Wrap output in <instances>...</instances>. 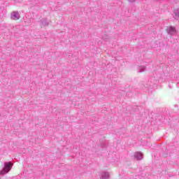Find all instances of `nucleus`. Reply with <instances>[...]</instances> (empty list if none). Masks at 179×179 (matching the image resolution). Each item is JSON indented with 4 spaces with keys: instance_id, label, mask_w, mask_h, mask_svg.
Listing matches in <instances>:
<instances>
[{
    "instance_id": "1",
    "label": "nucleus",
    "mask_w": 179,
    "mask_h": 179,
    "mask_svg": "<svg viewBox=\"0 0 179 179\" xmlns=\"http://www.w3.org/2000/svg\"><path fill=\"white\" fill-rule=\"evenodd\" d=\"M13 166V164L10 162H4L3 167L1 171H0V176H5V174H8L10 170H12V167Z\"/></svg>"
},
{
    "instance_id": "2",
    "label": "nucleus",
    "mask_w": 179,
    "mask_h": 179,
    "mask_svg": "<svg viewBox=\"0 0 179 179\" xmlns=\"http://www.w3.org/2000/svg\"><path fill=\"white\" fill-rule=\"evenodd\" d=\"M10 18L12 19V20H19V19H20V15L19 14V12L17 11L12 12Z\"/></svg>"
},
{
    "instance_id": "3",
    "label": "nucleus",
    "mask_w": 179,
    "mask_h": 179,
    "mask_svg": "<svg viewBox=\"0 0 179 179\" xmlns=\"http://www.w3.org/2000/svg\"><path fill=\"white\" fill-rule=\"evenodd\" d=\"M166 31L168 34H170L171 36H173L177 33V30H176V28L174 27H168L166 29Z\"/></svg>"
},
{
    "instance_id": "4",
    "label": "nucleus",
    "mask_w": 179,
    "mask_h": 179,
    "mask_svg": "<svg viewBox=\"0 0 179 179\" xmlns=\"http://www.w3.org/2000/svg\"><path fill=\"white\" fill-rule=\"evenodd\" d=\"M134 157L136 160H142L143 159V154L141 152H136L134 153Z\"/></svg>"
},
{
    "instance_id": "5",
    "label": "nucleus",
    "mask_w": 179,
    "mask_h": 179,
    "mask_svg": "<svg viewBox=\"0 0 179 179\" xmlns=\"http://www.w3.org/2000/svg\"><path fill=\"white\" fill-rule=\"evenodd\" d=\"M110 178V173L108 172H102L100 179H108Z\"/></svg>"
},
{
    "instance_id": "6",
    "label": "nucleus",
    "mask_w": 179,
    "mask_h": 179,
    "mask_svg": "<svg viewBox=\"0 0 179 179\" xmlns=\"http://www.w3.org/2000/svg\"><path fill=\"white\" fill-rule=\"evenodd\" d=\"M49 24V22L47 20V19L45 18H43L42 20H41V27H45V26H48Z\"/></svg>"
},
{
    "instance_id": "7",
    "label": "nucleus",
    "mask_w": 179,
    "mask_h": 179,
    "mask_svg": "<svg viewBox=\"0 0 179 179\" xmlns=\"http://www.w3.org/2000/svg\"><path fill=\"white\" fill-rule=\"evenodd\" d=\"M174 15L173 17L174 19L178 20L179 19V8L175 9L173 11Z\"/></svg>"
},
{
    "instance_id": "8",
    "label": "nucleus",
    "mask_w": 179,
    "mask_h": 179,
    "mask_svg": "<svg viewBox=\"0 0 179 179\" xmlns=\"http://www.w3.org/2000/svg\"><path fill=\"white\" fill-rule=\"evenodd\" d=\"M139 71H138V72H144V71L146 69V67L145 66H140L139 67Z\"/></svg>"
},
{
    "instance_id": "9",
    "label": "nucleus",
    "mask_w": 179,
    "mask_h": 179,
    "mask_svg": "<svg viewBox=\"0 0 179 179\" xmlns=\"http://www.w3.org/2000/svg\"><path fill=\"white\" fill-rule=\"evenodd\" d=\"M130 3H134L136 0H127Z\"/></svg>"
},
{
    "instance_id": "10",
    "label": "nucleus",
    "mask_w": 179,
    "mask_h": 179,
    "mask_svg": "<svg viewBox=\"0 0 179 179\" xmlns=\"http://www.w3.org/2000/svg\"><path fill=\"white\" fill-rule=\"evenodd\" d=\"M127 96H132V92H128Z\"/></svg>"
},
{
    "instance_id": "11",
    "label": "nucleus",
    "mask_w": 179,
    "mask_h": 179,
    "mask_svg": "<svg viewBox=\"0 0 179 179\" xmlns=\"http://www.w3.org/2000/svg\"><path fill=\"white\" fill-rule=\"evenodd\" d=\"M137 110H138V107H136V111Z\"/></svg>"
}]
</instances>
